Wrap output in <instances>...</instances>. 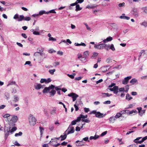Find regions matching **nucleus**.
Here are the masks:
<instances>
[{
	"label": "nucleus",
	"mask_w": 147,
	"mask_h": 147,
	"mask_svg": "<svg viewBox=\"0 0 147 147\" xmlns=\"http://www.w3.org/2000/svg\"><path fill=\"white\" fill-rule=\"evenodd\" d=\"M29 121L31 126H33L36 124V119L32 115H31L29 117Z\"/></svg>",
	"instance_id": "1"
},
{
	"label": "nucleus",
	"mask_w": 147,
	"mask_h": 147,
	"mask_svg": "<svg viewBox=\"0 0 147 147\" xmlns=\"http://www.w3.org/2000/svg\"><path fill=\"white\" fill-rule=\"evenodd\" d=\"M100 42L98 44H94V48L95 49L101 50L105 48L107 46V45L105 44H100Z\"/></svg>",
	"instance_id": "2"
},
{
	"label": "nucleus",
	"mask_w": 147,
	"mask_h": 147,
	"mask_svg": "<svg viewBox=\"0 0 147 147\" xmlns=\"http://www.w3.org/2000/svg\"><path fill=\"white\" fill-rule=\"evenodd\" d=\"M92 113L95 114L96 116L99 118H101L103 117L105 115V114H103L102 113H101L99 112H96L95 111H94L90 113V114Z\"/></svg>",
	"instance_id": "3"
},
{
	"label": "nucleus",
	"mask_w": 147,
	"mask_h": 147,
	"mask_svg": "<svg viewBox=\"0 0 147 147\" xmlns=\"http://www.w3.org/2000/svg\"><path fill=\"white\" fill-rule=\"evenodd\" d=\"M75 129L73 127L69 125L67 129L65 131V134H72L74 132Z\"/></svg>",
	"instance_id": "4"
},
{
	"label": "nucleus",
	"mask_w": 147,
	"mask_h": 147,
	"mask_svg": "<svg viewBox=\"0 0 147 147\" xmlns=\"http://www.w3.org/2000/svg\"><path fill=\"white\" fill-rule=\"evenodd\" d=\"M55 88V86L51 85L50 86L48 87H45L44 89L43 90L42 92L43 93H48L50 92V91L51 90Z\"/></svg>",
	"instance_id": "5"
},
{
	"label": "nucleus",
	"mask_w": 147,
	"mask_h": 147,
	"mask_svg": "<svg viewBox=\"0 0 147 147\" xmlns=\"http://www.w3.org/2000/svg\"><path fill=\"white\" fill-rule=\"evenodd\" d=\"M142 57L144 58L147 57V51L144 50H142L140 53V55L139 56L138 59L139 60L141 57Z\"/></svg>",
	"instance_id": "6"
},
{
	"label": "nucleus",
	"mask_w": 147,
	"mask_h": 147,
	"mask_svg": "<svg viewBox=\"0 0 147 147\" xmlns=\"http://www.w3.org/2000/svg\"><path fill=\"white\" fill-rule=\"evenodd\" d=\"M68 96L70 97H71L73 99V101H75L77 97H78V95L74 93H71L68 94Z\"/></svg>",
	"instance_id": "7"
},
{
	"label": "nucleus",
	"mask_w": 147,
	"mask_h": 147,
	"mask_svg": "<svg viewBox=\"0 0 147 147\" xmlns=\"http://www.w3.org/2000/svg\"><path fill=\"white\" fill-rule=\"evenodd\" d=\"M109 90L113 91L115 94H117L118 92V87L117 86H114L113 88H110Z\"/></svg>",
	"instance_id": "8"
},
{
	"label": "nucleus",
	"mask_w": 147,
	"mask_h": 147,
	"mask_svg": "<svg viewBox=\"0 0 147 147\" xmlns=\"http://www.w3.org/2000/svg\"><path fill=\"white\" fill-rule=\"evenodd\" d=\"M51 81V80L50 78H48L47 79L42 78L41 79L40 82L41 83H45V84H47Z\"/></svg>",
	"instance_id": "9"
},
{
	"label": "nucleus",
	"mask_w": 147,
	"mask_h": 147,
	"mask_svg": "<svg viewBox=\"0 0 147 147\" xmlns=\"http://www.w3.org/2000/svg\"><path fill=\"white\" fill-rule=\"evenodd\" d=\"M131 76H127L122 81V84L124 85L127 84L129 80L131 79Z\"/></svg>",
	"instance_id": "10"
},
{
	"label": "nucleus",
	"mask_w": 147,
	"mask_h": 147,
	"mask_svg": "<svg viewBox=\"0 0 147 147\" xmlns=\"http://www.w3.org/2000/svg\"><path fill=\"white\" fill-rule=\"evenodd\" d=\"M34 87L36 89L39 90L41 88H43V86L40 84L37 83L34 85Z\"/></svg>",
	"instance_id": "11"
},
{
	"label": "nucleus",
	"mask_w": 147,
	"mask_h": 147,
	"mask_svg": "<svg viewBox=\"0 0 147 147\" xmlns=\"http://www.w3.org/2000/svg\"><path fill=\"white\" fill-rule=\"evenodd\" d=\"M18 120V117L16 115L13 116L11 118L10 122H9V123H10L11 122L13 123H15Z\"/></svg>",
	"instance_id": "12"
},
{
	"label": "nucleus",
	"mask_w": 147,
	"mask_h": 147,
	"mask_svg": "<svg viewBox=\"0 0 147 147\" xmlns=\"http://www.w3.org/2000/svg\"><path fill=\"white\" fill-rule=\"evenodd\" d=\"M142 138V137H139L137 138L136 139H135L134 142L136 143H139V144H141L143 142L142 141V140H141L140 141H138L139 140L141 139Z\"/></svg>",
	"instance_id": "13"
},
{
	"label": "nucleus",
	"mask_w": 147,
	"mask_h": 147,
	"mask_svg": "<svg viewBox=\"0 0 147 147\" xmlns=\"http://www.w3.org/2000/svg\"><path fill=\"white\" fill-rule=\"evenodd\" d=\"M76 142L77 143L76 145L77 146H82L84 145L83 142L82 140L81 141L77 140Z\"/></svg>",
	"instance_id": "14"
},
{
	"label": "nucleus",
	"mask_w": 147,
	"mask_h": 147,
	"mask_svg": "<svg viewBox=\"0 0 147 147\" xmlns=\"http://www.w3.org/2000/svg\"><path fill=\"white\" fill-rule=\"evenodd\" d=\"M113 40L112 37L109 36L106 38V39L104 40L103 42L104 43H106L108 42L111 41Z\"/></svg>",
	"instance_id": "15"
},
{
	"label": "nucleus",
	"mask_w": 147,
	"mask_h": 147,
	"mask_svg": "<svg viewBox=\"0 0 147 147\" xmlns=\"http://www.w3.org/2000/svg\"><path fill=\"white\" fill-rule=\"evenodd\" d=\"M119 18L121 19H123L126 20H129L130 19V18L129 17L125 16V14L123 13L122 15L119 17Z\"/></svg>",
	"instance_id": "16"
},
{
	"label": "nucleus",
	"mask_w": 147,
	"mask_h": 147,
	"mask_svg": "<svg viewBox=\"0 0 147 147\" xmlns=\"http://www.w3.org/2000/svg\"><path fill=\"white\" fill-rule=\"evenodd\" d=\"M16 85L17 86H18L16 84V82L14 81H10L8 82V84L7 85V86H8L10 85Z\"/></svg>",
	"instance_id": "17"
},
{
	"label": "nucleus",
	"mask_w": 147,
	"mask_h": 147,
	"mask_svg": "<svg viewBox=\"0 0 147 147\" xmlns=\"http://www.w3.org/2000/svg\"><path fill=\"white\" fill-rule=\"evenodd\" d=\"M138 113L137 111L135 109L132 110L131 111H130V112H129V114L130 115L132 116L133 115H135Z\"/></svg>",
	"instance_id": "18"
},
{
	"label": "nucleus",
	"mask_w": 147,
	"mask_h": 147,
	"mask_svg": "<svg viewBox=\"0 0 147 147\" xmlns=\"http://www.w3.org/2000/svg\"><path fill=\"white\" fill-rule=\"evenodd\" d=\"M67 135H68V134H67V133L65 134V132L64 133L63 135H61L60 136L61 138V141H62V140H64L66 138L67 136Z\"/></svg>",
	"instance_id": "19"
},
{
	"label": "nucleus",
	"mask_w": 147,
	"mask_h": 147,
	"mask_svg": "<svg viewBox=\"0 0 147 147\" xmlns=\"http://www.w3.org/2000/svg\"><path fill=\"white\" fill-rule=\"evenodd\" d=\"M112 95L111 94H110L109 93H102V97L105 98L106 97H110Z\"/></svg>",
	"instance_id": "20"
},
{
	"label": "nucleus",
	"mask_w": 147,
	"mask_h": 147,
	"mask_svg": "<svg viewBox=\"0 0 147 147\" xmlns=\"http://www.w3.org/2000/svg\"><path fill=\"white\" fill-rule=\"evenodd\" d=\"M96 6V5L95 4H90L87 5L86 8L89 9H93L95 8Z\"/></svg>",
	"instance_id": "21"
},
{
	"label": "nucleus",
	"mask_w": 147,
	"mask_h": 147,
	"mask_svg": "<svg viewBox=\"0 0 147 147\" xmlns=\"http://www.w3.org/2000/svg\"><path fill=\"white\" fill-rule=\"evenodd\" d=\"M130 82L132 84H134L136 83L138 84V80L135 78L132 79L130 81Z\"/></svg>",
	"instance_id": "22"
},
{
	"label": "nucleus",
	"mask_w": 147,
	"mask_h": 147,
	"mask_svg": "<svg viewBox=\"0 0 147 147\" xmlns=\"http://www.w3.org/2000/svg\"><path fill=\"white\" fill-rule=\"evenodd\" d=\"M133 14L135 16L137 17L138 16V10L136 9H134L133 10Z\"/></svg>",
	"instance_id": "23"
},
{
	"label": "nucleus",
	"mask_w": 147,
	"mask_h": 147,
	"mask_svg": "<svg viewBox=\"0 0 147 147\" xmlns=\"http://www.w3.org/2000/svg\"><path fill=\"white\" fill-rule=\"evenodd\" d=\"M140 25L145 28L147 27V21L144 20L140 23Z\"/></svg>",
	"instance_id": "24"
},
{
	"label": "nucleus",
	"mask_w": 147,
	"mask_h": 147,
	"mask_svg": "<svg viewBox=\"0 0 147 147\" xmlns=\"http://www.w3.org/2000/svg\"><path fill=\"white\" fill-rule=\"evenodd\" d=\"M99 136L98 135H95L94 136H91L90 137V140H96V139H98L99 137Z\"/></svg>",
	"instance_id": "25"
},
{
	"label": "nucleus",
	"mask_w": 147,
	"mask_h": 147,
	"mask_svg": "<svg viewBox=\"0 0 147 147\" xmlns=\"http://www.w3.org/2000/svg\"><path fill=\"white\" fill-rule=\"evenodd\" d=\"M109 120L110 123H113L114 122V121L116 120V118L115 117H112L110 118Z\"/></svg>",
	"instance_id": "26"
},
{
	"label": "nucleus",
	"mask_w": 147,
	"mask_h": 147,
	"mask_svg": "<svg viewBox=\"0 0 147 147\" xmlns=\"http://www.w3.org/2000/svg\"><path fill=\"white\" fill-rule=\"evenodd\" d=\"M19 100V98L16 95H14L13 96V101L14 102H16Z\"/></svg>",
	"instance_id": "27"
},
{
	"label": "nucleus",
	"mask_w": 147,
	"mask_h": 147,
	"mask_svg": "<svg viewBox=\"0 0 147 147\" xmlns=\"http://www.w3.org/2000/svg\"><path fill=\"white\" fill-rule=\"evenodd\" d=\"M57 111V108L56 107H54L53 109L51 111L50 113L52 115H54L56 113Z\"/></svg>",
	"instance_id": "28"
},
{
	"label": "nucleus",
	"mask_w": 147,
	"mask_h": 147,
	"mask_svg": "<svg viewBox=\"0 0 147 147\" xmlns=\"http://www.w3.org/2000/svg\"><path fill=\"white\" fill-rule=\"evenodd\" d=\"M38 14L39 15H42L44 14H48V13L45 10H41L39 11Z\"/></svg>",
	"instance_id": "29"
},
{
	"label": "nucleus",
	"mask_w": 147,
	"mask_h": 147,
	"mask_svg": "<svg viewBox=\"0 0 147 147\" xmlns=\"http://www.w3.org/2000/svg\"><path fill=\"white\" fill-rule=\"evenodd\" d=\"M137 109L138 110V113H139V115H140L141 116H142V113L141 112V111H142V107H138Z\"/></svg>",
	"instance_id": "30"
},
{
	"label": "nucleus",
	"mask_w": 147,
	"mask_h": 147,
	"mask_svg": "<svg viewBox=\"0 0 147 147\" xmlns=\"http://www.w3.org/2000/svg\"><path fill=\"white\" fill-rule=\"evenodd\" d=\"M132 99V97L130 96L129 94H126V99L129 100Z\"/></svg>",
	"instance_id": "31"
},
{
	"label": "nucleus",
	"mask_w": 147,
	"mask_h": 147,
	"mask_svg": "<svg viewBox=\"0 0 147 147\" xmlns=\"http://www.w3.org/2000/svg\"><path fill=\"white\" fill-rule=\"evenodd\" d=\"M24 17L22 15H20L19 16V18H18V21L20 22L22 21L24 19Z\"/></svg>",
	"instance_id": "32"
},
{
	"label": "nucleus",
	"mask_w": 147,
	"mask_h": 147,
	"mask_svg": "<svg viewBox=\"0 0 147 147\" xmlns=\"http://www.w3.org/2000/svg\"><path fill=\"white\" fill-rule=\"evenodd\" d=\"M82 8H80V5L79 4H77L76 5V9L75 10L76 11L80 10L82 9Z\"/></svg>",
	"instance_id": "33"
},
{
	"label": "nucleus",
	"mask_w": 147,
	"mask_h": 147,
	"mask_svg": "<svg viewBox=\"0 0 147 147\" xmlns=\"http://www.w3.org/2000/svg\"><path fill=\"white\" fill-rule=\"evenodd\" d=\"M122 115V113H117L115 116V117L116 119L119 118V117L121 116Z\"/></svg>",
	"instance_id": "34"
},
{
	"label": "nucleus",
	"mask_w": 147,
	"mask_h": 147,
	"mask_svg": "<svg viewBox=\"0 0 147 147\" xmlns=\"http://www.w3.org/2000/svg\"><path fill=\"white\" fill-rule=\"evenodd\" d=\"M56 71L55 69H49V72L51 75H53L54 74V72Z\"/></svg>",
	"instance_id": "35"
},
{
	"label": "nucleus",
	"mask_w": 147,
	"mask_h": 147,
	"mask_svg": "<svg viewBox=\"0 0 147 147\" xmlns=\"http://www.w3.org/2000/svg\"><path fill=\"white\" fill-rule=\"evenodd\" d=\"M9 131H7L5 133V134L4 138L5 140H6L7 139L8 136L9 135Z\"/></svg>",
	"instance_id": "36"
},
{
	"label": "nucleus",
	"mask_w": 147,
	"mask_h": 147,
	"mask_svg": "<svg viewBox=\"0 0 147 147\" xmlns=\"http://www.w3.org/2000/svg\"><path fill=\"white\" fill-rule=\"evenodd\" d=\"M56 92L54 90H52L51 91L49 92V93L51 94V96H53L55 94Z\"/></svg>",
	"instance_id": "37"
},
{
	"label": "nucleus",
	"mask_w": 147,
	"mask_h": 147,
	"mask_svg": "<svg viewBox=\"0 0 147 147\" xmlns=\"http://www.w3.org/2000/svg\"><path fill=\"white\" fill-rule=\"evenodd\" d=\"M17 129V128L16 127H13L12 129L9 131V132L11 134H12Z\"/></svg>",
	"instance_id": "38"
},
{
	"label": "nucleus",
	"mask_w": 147,
	"mask_h": 147,
	"mask_svg": "<svg viewBox=\"0 0 147 147\" xmlns=\"http://www.w3.org/2000/svg\"><path fill=\"white\" fill-rule=\"evenodd\" d=\"M84 56L85 57H87L89 56V52L88 51H86L84 53Z\"/></svg>",
	"instance_id": "39"
},
{
	"label": "nucleus",
	"mask_w": 147,
	"mask_h": 147,
	"mask_svg": "<svg viewBox=\"0 0 147 147\" xmlns=\"http://www.w3.org/2000/svg\"><path fill=\"white\" fill-rule=\"evenodd\" d=\"M78 105L77 101H76V104L74 105V106L75 108V110L76 111H78L79 109V108L78 107Z\"/></svg>",
	"instance_id": "40"
},
{
	"label": "nucleus",
	"mask_w": 147,
	"mask_h": 147,
	"mask_svg": "<svg viewBox=\"0 0 147 147\" xmlns=\"http://www.w3.org/2000/svg\"><path fill=\"white\" fill-rule=\"evenodd\" d=\"M61 138V137H60V136L59 137H58V138H54L53 139L52 138L51 139V140L49 142V144H51V142H53V141H55V139H57V140H59L60 138Z\"/></svg>",
	"instance_id": "41"
},
{
	"label": "nucleus",
	"mask_w": 147,
	"mask_h": 147,
	"mask_svg": "<svg viewBox=\"0 0 147 147\" xmlns=\"http://www.w3.org/2000/svg\"><path fill=\"white\" fill-rule=\"evenodd\" d=\"M39 129H40V135H41V136H42L43 134V131L44 130V128L42 127H39Z\"/></svg>",
	"instance_id": "42"
},
{
	"label": "nucleus",
	"mask_w": 147,
	"mask_h": 147,
	"mask_svg": "<svg viewBox=\"0 0 147 147\" xmlns=\"http://www.w3.org/2000/svg\"><path fill=\"white\" fill-rule=\"evenodd\" d=\"M82 141H84L85 142H90V141L89 140V138L88 137H86L84 138H83V139L82 140Z\"/></svg>",
	"instance_id": "43"
},
{
	"label": "nucleus",
	"mask_w": 147,
	"mask_h": 147,
	"mask_svg": "<svg viewBox=\"0 0 147 147\" xmlns=\"http://www.w3.org/2000/svg\"><path fill=\"white\" fill-rule=\"evenodd\" d=\"M142 10H143L144 12L146 13H147V7H142Z\"/></svg>",
	"instance_id": "44"
},
{
	"label": "nucleus",
	"mask_w": 147,
	"mask_h": 147,
	"mask_svg": "<svg viewBox=\"0 0 147 147\" xmlns=\"http://www.w3.org/2000/svg\"><path fill=\"white\" fill-rule=\"evenodd\" d=\"M110 48L113 51H115V48L113 44H111V45Z\"/></svg>",
	"instance_id": "45"
},
{
	"label": "nucleus",
	"mask_w": 147,
	"mask_h": 147,
	"mask_svg": "<svg viewBox=\"0 0 147 147\" xmlns=\"http://www.w3.org/2000/svg\"><path fill=\"white\" fill-rule=\"evenodd\" d=\"M5 96L6 97V99L8 100L9 99V94L7 92H5Z\"/></svg>",
	"instance_id": "46"
},
{
	"label": "nucleus",
	"mask_w": 147,
	"mask_h": 147,
	"mask_svg": "<svg viewBox=\"0 0 147 147\" xmlns=\"http://www.w3.org/2000/svg\"><path fill=\"white\" fill-rule=\"evenodd\" d=\"M22 134V132L20 131L18 133H16L15 134V136L16 137H17L18 136H21Z\"/></svg>",
	"instance_id": "47"
},
{
	"label": "nucleus",
	"mask_w": 147,
	"mask_h": 147,
	"mask_svg": "<svg viewBox=\"0 0 147 147\" xmlns=\"http://www.w3.org/2000/svg\"><path fill=\"white\" fill-rule=\"evenodd\" d=\"M83 62H85L86 61V57H82L80 59Z\"/></svg>",
	"instance_id": "48"
},
{
	"label": "nucleus",
	"mask_w": 147,
	"mask_h": 147,
	"mask_svg": "<svg viewBox=\"0 0 147 147\" xmlns=\"http://www.w3.org/2000/svg\"><path fill=\"white\" fill-rule=\"evenodd\" d=\"M54 128V125H49V129L51 131L53 130Z\"/></svg>",
	"instance_id": "49"
},
{
	"label": "nucleus",
	"mask_w": 147,
	"mask_h": 147,
	"mask_svg": "<svg viewBox=\"0 0 147 147\" xmlns=\"http://www.w3.org/2000/svg\"><path fill=\"white\" fill-rule=\"evenodd\" d=\"M82 121L83 122H85L86 123H88L90 122V120L88 119H82Z\"/></svg>",
	"instance_id": "50"
},
{
	"label": "nucleus",
	"mask_w": 147,
	"mask_h": 147,
	"mask_svg": "<svg viewBox=\"0 0 147 147\" xmlns=\"http://www.w3.org/2000/svg\"><path fill=\"white\" fill-rule=\"evenodd\" d=\"M49 40L52 41H56V39L53 37H51L50 38H49Z\"/></svg>",
	"instance_id": "51"
},
{
	"label": "nucleus",
	"mask_w": 147,
	"mask_h": 147,
	"mask_svg": "<svg viewBox=\"0 0 147 147\" xmlns=\"http://www.w3.org/2000/svg\"><path fill=\"white\" fill-rule=\"evenodd\" d=\"M47 13H48V14H49V13H56V12L55 11V9H52L49 11H47Z\"/></svg>",
	"instance_id": "52"
},
{
	"label": "nucleus",
	"mask_w": 147,
	"mask_h": 147,
	"mask_svg": "<svg viewBox=\"0 0 147 147\" xmlns=\"http://www.w3.org/2000/svg\"><path fill=\"white\" fill-rule=\"evenodd\" d=\"M135 105L134 104H130L128 105L127 107L126 108L127 109H128L130 108H131Z\"/></svg>",
	"instance_id": "53"
},
{
	"label": "nucleus",
	"mask_w": 147,
	"mask_h": 147,
	"mask_svg": "<svg viewBox=\"0 0 147 147\" xmlns=\"http://www.w3.org/2000/svg\"><path fill=\"white\" fill-rule=\"evenodd\" d=\"M31 18L30 17H24V20L25 21H28L30 20Z\"/></svg>",
	"instance_id": "54"
},
{
	"label": "nucleus",
	"mask_w": 147,
	"mask_h": 147,
	"mask_svg": "<svg viewBox=\"0 0 147 147\" xmlns=\"http://www.w3.org/2000/svg\"><path fill=\"white\" fill-rule=\"evenodd\" d=\"M98 55V53L96 52H94L93 53V55L91 57V58L96 57Z\"/></svg>",
	"instance_id": "55"
},
{
	"label": "nucleus",
	"mask_w": 147,
	"mask_h": 147,
	"mask_svg": "<svg viewBox=\"0 0 147 147\" xmlns=\"http://www.w3.org/2000/svg\"><path fill=\"white\" fill-rule=\"evenodd\" d=\"M39 54L42 56H44V58H45L46 57V55L44 53L39 52Z\"/></svg>",
	"instance_id": "56"
},
{
	"label": "nucleus",
	"mask_w": 147,
	"mask_h": 147,
	"mask_svg": "<svg viewBox=\"0 0 147 147\" xmlns=\"http://www.w3.org/2000/svg\"><path fill=\"white\" fill-rule=\"evenodd\" d=\"M125 88L126 89L125 90V92H128V90L129 89V86L128 85H127L125 86Z\"/></svg>",
	"instance_id": "57"
},
{
	"label": "nucleus",
	"mask_w": 147,
	"mask_h": 147,
	"mask_svg": "<svg viewBox=\"0 0 147 147\" xmlns=\"http://www.w3.org/2000/svg\"><path fill=\"white\" fill-rule=\"evenodd\" d=\"M125 3L124 2H123L122 3H120L118 4V6L119 7H124Z\"/></svg>",
	"instance_id": "58"
},
{
	"label": "nucleus",
	"mask_w": 147,
	"mask_h": 147,
	"mask_svg": "<svg viewBox=\"0 0 147 147\" xmlns=\"http://www.w3.org/2000/svg\"><path fill=\"white\" fill-rule=\"evenodd\" d=\"M10 116V115L9 114H6L3 116L4 118H7Z\"/></svg>",
	"instance_id": "59"
},
{
	"label": "nucleus",
	"mask_w": 147,
	"mask_h": 147,
	"mask_svg": "<svg viewBox=\"0 0 147 147\" xmlns=\"http://www.w3.org/2000/svg\"><path fill=\"white\" fill-rule=\"evenodd\" d=\"M118 90L119 92H125V88H121L119 89L118 88Z\"/></svg>",
	"instance_id": "60"
},
{
	"label": "nucleus",
	"mask_w": 147,
	"mask_h": 147,
	"mask_svg": "<svg viewBox=\"0 0 147 147\" xmlns=\"http://www.w3.org/2000/svg\"><path fill=\"white\" fill-rule=\"evenodd\" d=\"M81 118H82L81 116H80H80L78 117L76 119V120L77 121V122H78L81 120Z\"/></svg>",
	"instance_id": "61"
},
{
	"label": "nucleus",
	"mask_w": 147,
	"mask_h": 147,
	"mask_svg": "<svg viewBox=\"0 0 147 147\" xmlns=\"http://www.w3.org/2000/svg\"><path fill=\"white\" fill-rule=\"evenodd\" d=\"M33 34L35 35H39L40 33L38 32L35 31L34 32H33Z\"/></svg>",
	"instance_id": "62"
},
{
	"label": "nucleus",
	"mask_w": 147,
	"mask_h": 147,
	"mask_svg": "<svg viewBox=\"0 0 147 147\" xmlns=\"http://www.w3.org/2000/svg\"><path fill=\"white\" fill-rule=\"evenodd\" d=\"M106 68V67L105 66L102 67L101 68V69L102 70L103 72H105L107 71V69H105Z\"/></svg>",
	"instance_id": "63"
},
{
	"label": "nucleus",
	"mask_w": 147,
	"mask_h": 147,
	"mask_svg": "<svg viewBox=\"0 0 147 147\" xmlns=\"http://www.w3.org/2000/svg\"><path fill=\"white\" fill-rule=\"evenodd\" d=\"M19 18V16L18 14H16L13 17V18L14 19H18Z\"/></svg>",
	"instance_id": "64"
}]
</instances>
